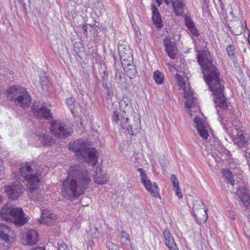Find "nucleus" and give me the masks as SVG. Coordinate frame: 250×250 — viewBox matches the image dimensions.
Returning a JSON list of instances; mask_svg holds the SVG:
<instances>
[{"mask_svg": "<svg viewBox=\"0 0 250 250\" xmlns=\"http://www.w3.org/2000/svg\"><path fill=\"white\" fill-rule=\"evenodd\" d=\"M140 173L141 181L146 189L150 192L151 195L154 197H160L158 190V187L155 183H152L147 179V174L145 170L142 168L137 169Z\"/></svg>", "mask_w": 250, "mask_h": 250, "instance_id": "obj_11", "label": "nucleus"}, {"mask_svg": "<svg viewBox=\"0 0 250 250\" xmlns=\"http://www.w3.org/2000/svg\"><path fill=\"white\" fill-rule=\"evenodd\" d=\"M35 139L40 142V143L38 144V146H45L51 145V138L49 135L45 134L43 133L37 134L35 136Z\"/></svg>", "mask_w": 250, "mask_h": 250, "instance_id": "obj_26", "label": "nucleus"}, {"mask_svg": "<svg viewBox=\"0 0 250 250\" xmlns=\"http://www.w3.org/2000/svg\"><path fill=\"white\" fill-rule=\"evenodd\" d=\"M123 66L124 67L126 75L130 79H131L136 77L137 71L133 62L130 63V64H128V65Z\"/></svg>", "mask_w": 250, "mask_h": 250, "instance_id": "obj_29", "label": "nucleus"}, {"mask_svg": "<svg viewBox=\"0 0 250 250\" xmlns=\"http://www.w3.org/2000/svg\"><path fill=\"white\" fill-rule=\"evenodd\" d=\"M22 244L32 246L36 244L38 241V234L34 229H28L22 235Z\"/></svg>", "mask_w": 250, "mask_h": 250, "instance_id": "obj_16", "label": "nucleus"}, {"mask_svg": "<svg viewBox=\"0 0 250 250\" xmlns=\"http://www.w3.org/2000/svg\"><path fill=\"white\" fill-rule=\"evenodd\" d=\"M170 179L172 181V183L173 185V189L176 192L177 196L181 199L183 198V194L181 192V190L179 187V182L174 174H172L171 175Z\"/></svg>", "mask_w": 250, "mask_h": 250, "instance_id": "obj_28", "label": "nucleus"}, {"mask_svg": "<svg viewBox=\"0 0 250 250\" xmlns=\"http://www.w3.org/2000/svg\"><path fill=\"white\" fill-rule=\"evenodd\" d=\"M56 219V215L51 213L49 210L45 209L42 211L41 217V223L50 226L54 223Z\"/></svg>", "mask_w": 250, "mask_h": 250, "instance_id": "obj_21", "label": "nucleus"}, {"mask_svg": "<svg viewBox=\"0 0 250 250\" xmlns=\"http://www.w3.org/2000/svg\"><path fill=\"white\" fill-rule=\"evenodd\" d=\"M109 179L108 175L106 173H103L101 170L96 172L94 175L95 182L98 185H104L106 184Z\"/></svg>", "mask_w": 250, "mask_h": 250, "instance_id": "obj_27", "label": "nucleus"}, {"mask_svg": "<svg viewBox=\"0 0 250 250\" xmlns=\"http://www.w3.org/2000/svg\"><path fill=\"white\" fill-rule=\"evenodd\" d=\"M231 218L233 220H234V219H235V217H234V215H232V216L231 217Z\"/></svg>", "mask_w": 250, "mask_h": 250, "instance_id": "obj_52", "label": "nucleus"}, {"mask_svg": "<svg viewBox=\"0 0 250 250\" xmlns=\"http://www.w3.org/2000/svg\"><path fill=\"white\" fill-rule=\"evenodd\" d=\"M196 58L201 67L204 79L212 92L217 114L220 116L219 110H226L228 106V100L223 93L224 82L217 68L213 63L212 58L208 51H198Z\"/></svg>", "mask_w": 250, "mask_h": 250, "instance_id": "obj_1", "label": "nucleus"}, {"mask_svg": "<svg viewBox=\"0 0 250 250\" xmlns=\"http://www.w3.org/2000/svg\"><path fill=\"white\" fill-rule=\"evenodd\" d=\"M236 194L246 207L250 204V196L247 190L244 187H240L236 192Z\"/></svg>", "mask_w": 250, "mask_h": 250, "instance_id": "obj_24", "label": "nucleus"}, {"mask_svg": "<svg viewBox=\"0 0 250 250\" xmlns=\"http://www.w3.org/2000/svg\"><path fill=\"white\" fill-rule=\"evenodd\" d=\"M185 98L186 100V107L188 108L195 106L197 103V99L195 94L191 90L186 91L185 93Z\"/></svg>", "mask_w": 250, "mask_h": 250, "instance_id": "obj_25", "label": "nucleus"}, {"mask_svg": "<svg viewBox=\"0 0 250 250\" xmlns=\"http://www.w3.org/2000/svg\"><path fill=\"white\" fill-rule=\"evenodd\" d=\"M79 44L80 45H82V44L80 43H75V44L74 45V47L75 48V51H76V45H78Z\"/></svg>", "mask_w": 250, "mask_h": 250, "instance_id": "obj_49", "label": "nucleus"}, {"mask_svg": "<svg viewBox=\"0 0 250 250\" xmlns=\"http://www.w3.org/2000/svg\"><path fill=\"white\" fill-rule=\"evenodd\" d=\"M15 237L14 231L8 226L0 224V238L2 240L10 243L14 241Z\"/></svg>", "mask_w": 250, "mask_h": 250, "instance_id": "obj_17", "label": "nucleus"}, {"mask_svg": "<svg viewBox=\"0 0 250 250\" xmlns=\"http://www.w3.org/2000/svg\"><path fill=\"white\" fill-rule=\"evenodd\" d=\"M104 75L102 76L103 79H107L108 77V74L106 73V71L104 70L103 71Z\"/></svg>", "mask_w": 250, "mask_h": 250, "instance_id": "obj_45", "label": "nucleus"}, {"mask_svg": "<svg viewBox=\"0 0 250 250\" xmlns=\"http://www.w3.org/2000/svg\"><path fill=\"white\" fill-rule=\"evenodd\" d=\"M167 5L171 4L173 11L177 16H182L183 14L184 7V0H164Z\"/></svg>", "mask_w": 250, "mask_h": 250, "instance_id": "obj_18", "label": "nucleus"}, {"mask_svg": "<svg viewBox=\"0 0 250 250\" xmlns=\"http://www.w3.org/2000/svg\"><path fill=\"white\" fill-rule=\"evenodd\" d=\"M164 44L168 56L170 58L174 59L177 54V49L172 44L171 38L169 37H165L164 40Z\"/></svg>", "mask_w": 250, "mask_h": 250, "instance_id": "obj_19", "label": "nucleus"}, {"mask_svg": "<svg viewBox=\"0 0 250 250\" xmlns=\"http://www.w3.org/2000/svg\"><path fill=\"white\" fill-rule=\"evenodd\" d=\"M228 55L231 59H233L235 56V47L233 45H228L226 48Z\"/></svg>", "mask_w": 250, "mask_h": 250, "instance_id": "obj_34", "label": "nucleus"}, {"mask_svg": "<svg viewBox=\"0 0 250 250\" xmlns=\"http://www.w3.org/2000/svg\"><path fill=\"white\" fill-rule=\"evenodd\" d=\"M186 25L188 27V28L194 26V23L193 21L189 19V18H185Z\"/></svg>", "mask_w": 250, "mask_h": 250, "instance_id": "obj_40", "label": "nucleus"}, {"mask_svg": "<svg viewBox=\"0 0 250 250\" xmlns=\"http://www.w3.org/2000/svg\"><path fill=\"white\" fill-rule=\"evenodd\" d=\"M125 239H126V240H128V237H126L125 238Z\"/></svg>", "mask_w": 250, "mask_h": 250, "instance_id": "obj_54", "label": "nucleus"}, {"mask_svg": "<svg viewBox=\"0 0 250 250\" xmlns=\"http://www.w3.org/2000/svg\"><path fill=\"white\" fill-rule=\"evenodd\" d=\"M188 29L192 36L198 37L199 35L200 34L199 31L197 30L196 28H195V25Z\"/></svg>", "mask_w": 250, "mask_h": 250, "instance_id": "obj_38", "label": "nucleus"}, {"mask_svg": "<svg viewBox=\"0 0 250 250\" xmlns=\"http://www.w3.org/2000/svg\"><path fill=\"white\" fill-rule=\"evenodd\" d=\"M91 180L90 174L85 167L80 165L70 167L68 176L62 184V196L70 201L73 200L88 187Z\"/></svg>", "mask_w": 250, "mask_h": 250, "instance_id": "obj_2", "label": "nucleus"}, {"mask_svg": "<svg viewBox=\"0 0 250 250\" xmlns=\"http://www.w3.org/2000/svg\"><path fill=\"white\" fill-rule=\"evenodd\" d=\"M236 194L246 207L250 204V196L247 190L244 187H240L236 192Z\"/></svg>", "mask_w": 250, "mask_h": 250, "instance_id": "obj_23", "label": "nucleus"}, {"mask_svg": "<svg viewBox=\"0 0 250 250\" xmlns=\"http://www.w3.org/2000/svg\"><path fill=\"white\" fill-rule=\"evenodd\" d=\"M52 134L58 138H65L71 133L70 128L60 121L54 120L50 123Z\"/></svg>", "mask_w": 250, "mask_h": 250, "instance_id": "obj_8", "label": "nucleus"}, {"mask_svg": "<svg viewBox=\"0 0 250 250\" xmlns=\"http://www.w3.org/2000/svg\"><path fill=\"white\" fill-rule=\"evenodd\" d=\"M75 99L73 97H70L66 100V104H67L69 108L72 113L74 111V108L75 106Z\"/></svg>", "mask_w": 250, "mask_h": 250, "instance_id": "obj_35", "label": "nucleus"}, {"mask_svg": "<svg viewBox=\"0 0 250 250\" xmlns=\"http://www.w3.org/2000/svg\"><path fill=\"white\" fill-rule=\"evenodd\" d=\"M118 52L121 63L123 66L128 65L133 62L132 51L126 44H118Z\"/></svg>", "mask_w": 250, "mask_h": 250, "instance_id": "obj_13", "label": "nucleus"}, {"mask_svg": "<svg viewBox=\"0 0 250 250\" xmlns=\"http://www.w3.org/2000/svg\"><path fill=\"white\" fill-rule=\"evenodd\" d=\"M35 250H45V249L43 247H39L36 248Z\"/></svg>", "mask_w": 250, "mask_h": 250, "instance_id": "obj_50", "label": "nucleus"}, {"mask_svg": "<svg viewBox=\"0 0 250 250\" xmlns=\"http://www.w3.org/2000/svg\"><path fill=\"white\" fill-rule=\"evenodd\" d=\"M14 178L16 180L10 186L6 187L5 190L9 198L11 200H17L21 195L23 192V188L20 181L18 180L19 177H17L16 173H14Z\"/></svg>", "mask_w": 250, "mask_h": 250, "instance_id": "obj_10", "label": "nucleus"}, {"mask_svg": "<svg viewBox=\"0 0 250 250\" xmlns=\"http://www.w3.org/2000/svg\"><path fill=\"white\" fill-rule=\"evenodd\" d=\"M213 2L216 7L220 6L222 10L224 9L225 5L222 0H213Z\"/></svg>", "mask_w": 250, "mask_h": 250, "instance_id": "obj_39", "label": "nucleus"}, {"mask_svg": "<svg viewBox=\"0 0 250 250\" xmlns=\"http://www.w3.org/2000/svg\"><path fill=\"white\" fill-rule=\"evenodd\" d=\"M20 172L16 171L15 173L17 177H19L20 181H26L29 184V197L34 200L38 199L32 195V192L37 189L39 185L40 180L36 170L32 168L27 163L23 164L20 167Z\"/></svg>", "mask_w": 250, "mask_h": 250, "instance_id": "obj_4", "label": "nucleus"}, {"mask_svg": "<svg viewBox=\"0 0 250 250\" xmlns=\"http://www.w3.org/2000/svg\"><path fill=\"white\" fill-rule=\"evenodd\" d=\"M2 197L0 196V203L2 202Z\"/></svg>", "mask_w": 250, "mask_h": 250, "instance_id": "obj_51", "label": "nucleus"}, {"mask_svg": "<svg viewBox=\"0 0 250 250\" xmlns=\"http://www.w3.org/2000/svg\"><path fill=\"white\" fill-rule=\"evenodd\" d=\"M125 114L123 111H122V113H121V109L113 111L111 118L112 122L119 125L123 128H125L128 131H130V134L132 135L136 134L139 131L140 127V122H137L135 125H127L128 118L126 117Z\"/></svg>", "mask_w": 250, "mask_h": 250, "instance_id": "obj_7", "label": "nucleus"}, {"mask_svg": "<svg viewBox=\"0 0 250 250\" xmlns=\"http://www.w3.org/2000/svg\"><path fill=\"white\" fill-rule=\"evenodd\" d=\"M235 22H236V25H238V27H240L241 28L242 27V24L241 21H240V20H237L235 21Z\"/></svg>", "mask_w": 250, "mask_h": 250, "instance_id": "obj_44", "label": "nucleus"}, {"mask_svg": "<svg viewBox=\"0 0 250 250\" xmlns=\"http://www.w3.org/2000/svg\"><path fill=\"white\" fill-rule=\"evenodd\" d=\"M58 250H68L67 245L62 240L58 242Z\"/></svg>", "mask_w": 250, "mask_h": 250, "instance_id": "obj_37", "label": "nucleus"}, {"mask_svg": "<svg viewBox=\"0 0 250 250\" xmlns=\"http://www.w3.org/2000/svg\"><path fill=\"white\" fill-rule=\"evenodd\" d=\"M151 10L152 11V20L153 24L158 28H161L163 26V21L158 9L154 5H152Z\"/></svg>", "mask_w": 250, "mask_h": 250, "instance_id": "obj_22", "label": "nucleus"}, {"mask_svg": "<svg viewBox=\"0 0 250 250\" xmlns=\"http://www.w3.org/2000/svg\"><path fill=\"white\" fill-rule=\"evenodd\" d=\"M68 148L75 153L79 161L91 163L92 165H95L97 163L98 153L97 150L95 148L89 147L88 142L83 139L69 143Z\"/></svg>", "mask_w": 250, "mask_h": 250, "instance_id": "obj_3", "label": "nucleus"}, {"mask_svg": "<svg viewBox=\"0 0 250 250\" xmlns=\"http://www.w3.org/2000/svg\"><path fill=\"white\" fill-rule=\"evenodd\" d=\"M223 174L226 178L227 182L230 183L232 186H234L236 184L235 180L233 179L232 174L229 170H224L223 171Z\"/></svg>", "mask_w": 250, "mask_h": 250, "instance_id": "obj_33", "label": "nucleus"}, {"mask_svg": "<svg viewBox=\"0 0 250 250\" xmlns=\"http://www.w3.org/2000/svg\"><path fill=\"white\" fill-rule=\"evenodd\" d=\"M106 95L107 99H111L113 95V90L112 87L108 88L106 91Z\"/></svg>", "mask_w": 250, "mask_h": 250, "instance_id": "obj_41", "label": "nucleus"}, {"mask_svg": "<svg viewBox=\"0 0 250 250\" xmlns=\"http://www.w3.org/2000/svg\"><path fill=\"white\" fill-rule=\"evenodd\" d=\"M6 92L7 98L10 101L15 100L22 107L29 106L31 99L26 88L14 85L7 90Z\"/></svg>", "mask_w": 250, "mask_h": 250, "instance_id": "obj_6", "label": "nucleus"}, {"mask_svg": "<svg viewBox=\"0 0 250 250\" xmlns=\"http://www.w3.org/2000/svg\"><path fill=\"white\" fill-rule=\"evenodd\" d=\"M120 109H123L124 113L126 114V112H128L131 108V103L129 99L127 97L123 98L120 102Z\"/></svg>", "mask_w": 250, "mask_h": 250, "instance_id": "obj_30", "label": "nucleus"}, {"mask_svg": "<svg viewBox=\"0 0 250 250\" xmlns=\"http://www.w3.org/2000/svg\"><path fill=\"white\" fill-rule=\"evenodd\" d=\"M207 211V209L205 208L202 199L197 198L193 201L192 212L197 219L205 223L208 218Z\"/></svg>", "mask_w": 250, "mask_h": 250, "instance_id": "obj_12", "label": "nucleus"}, {"mask_svg": "<svg viewBox=\"0 0 250 250\" xmlns=\"http://www.w3.org/2000/svg\"><path fill=\"white\" fill-rule=\"evenodd\" d=\"M163 236L165 238V244L170 250H178L173 237L168 229H164Z\"/></svg>", "mask_w": 250, "mask_h": 250, "instance_id": "obj_20", "label": "nucleus"}, {"mask_svg": "<svg viewBox=\"0 0 250 250\" xmlns=\"http://www.w3.org/2000/svg\"><path fill=\"white\" fill-rule=\"evenodd\" d=\"M24 0H18V1L21 4V5H25L24 3Z\"/></svg>", "mask_w": 250, "mask_h": 250, "instance_id": "obj_48", "label": "nucleus"}, {"mask_svg": "<svg viewBox=\"0 0 250 250\" xmlns=\"http://www.w3.org/2000/svg\"><path fill=\"white\" fill-rule=\"evenodd\" d=\"M194 122L196 124V128L200 136L204 139H207L208 137V133L207 130L208 124L200 117L196 116Z\"/></svg>", "mask_w": 250, "mask_h": 250, "instance_id": "obj_15", "label": "nucleus"}, {"mask_svg": "<svg viewBox=\"0 0 250 250\" xmlns=\"http://www.w3.org/2000/svg\"><path fill=\"white\" fill-rule=\"evenodd\" d=\"M221 125L223 126V128L227 131L228 128L227 127V121L226 120H222L221 121Z\"/></svg>", "mask_w": 250, "mask_h": 250, "instance_id": "obj_43", "label": "nucleus"}, {"mask_svg": "<svg viewBox=\"0 0 250 250\" xmlns=\"http://www.w3.org/2000/svg\"><path fill=\"white\" fill-rule=\"evenodd\" d=\"M153 79L155 83L158 84H162L164 83V74L159 70H157L154 72L153 75Z\"/></svg>", "mask_w": 250, "mask_h": 250, "instance_id": "obj_32", "label": "nucleus"}, {"mask_svg": "<svg viewBox=\"0 0 250 250\" xmlns=\"http://www.w3.org/2000/svg\"><path fill=\"white\" fill-rule=\"evenodd\" d=\"M106 247L108 250H119V246L110 241L106 242Z\"/></svg>", "mask_w": 250, "mask_h": 250, "instance_id": "obj_36", "label": "nucleus"}, {"mask_svg": "<svg viewBox=\"0 0 250 250\" xmlns=\"http://www.w3.org/2000/svg\"><path fill=\"white\" fill-rule=\"evenodd\" d=\"M236 135L233 138V142L239 148H246L249 146L250 141L249 135L246 133L245 127L243 126H235Z\"/></svg>", "mask_w": 250, "mask_h": 250, "instance_id": "obj_9", "label": "nucleus"}, {"mask_svg": "<svg viewBox=\"0 0 250 250\" xmlns=\"http://www.w3.org/2000/svg\"><path fill=\"white\" fill-rule=\"evenodd\" d=\"M134 30H135V32H137V29H136V28H134Z\"/></svg>", "mask_w": 250, "mask_h": 250, "instance_id": "obj_53", "label": "nucleus"}, {"mask_svg": "<svg viewBox=\"0 0 250 250\" xmlns=\"http://www.w3.org/2000/svg\"><path fill=\"white\" fill-rule=\"evenodd\" d=\"M0 215L3 220L13 222L17 226L23 225L27 221L22 208L11 207L8 205H5L2 208Z\"/></svg>", "mask_w": 250, "mask_h": 250, "instance_id": "obj_5", "label": "nucleus"}, {"mask_svg": "<svg viewBox=\"0 0 250 250\" xmlns=\"http://www.w3.org/2000/svg\"><path fill=\"white\" fill-rule=\"evenodd\" d=\"M87 28V25L85 24L82 25V29L83 31V34L86 37H87L88 35Z\"/></svg>", "mask_w": 250, "mask_h": 250, "instance_id": "obj_42", "label": "nucleus"}, {"mask_svg": "<svg viewBox=\"0 0 250 250\" xmlns=\"http://www.w3.org/2000/svg\"><path fill=\"white\" fill-rule=\"evenodd\" d=\"M31 110L34 116L38 119L49 120L52 118L50 110L46 107H39L34 104L31 106Z\"/></svg>", "mask_w": 250, "mask_h": 250, "instance_id": "obj_14", "label": "nucleus"}, {"mask_svg": "<svg viewBox=\"0 0 250 250\" xmlns=\"http://www.w3.org/2000/svg\"><path fill=\"white\" fill-rule=\"evenodd\" d=\"M157 6H160L162 4V0H156Z\"/></svg>", "mask_w": 250, "mask_h": 250, "instance_id": "obj_46", "label": "nucleus"}, {"mask_svg": "<svg viewBox=\"0 0 250 250\" xmlns=\"http://www.w3.org/2000/svg\"><path fill=\"white\" fill-rule=\"evenodd\" d=\"M103 87L105 89H106V90L108 88H109V87H108L107 83H104L103 84Z\"/></svg>", "mask_w": 250, "mask_h": 250, "instance_id": "obj_47", "label": "nucleus"}, {"mask_svg": "<svg viewBox=\"0 0 250 250\" xmlns=\"http://www.w3.org/2000/svg\"><path fill=\"white\" fill-rule=\"evenodd\" d=\"M116 73L115 80L120 86H122L125 83V74L119 69H115Z\"/></svg>", "mask_w": 250, "mask_h": 250, "instance_id": "obj_31", "label": "nucleus"}]
</instances>
